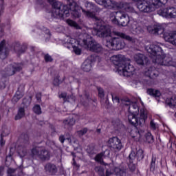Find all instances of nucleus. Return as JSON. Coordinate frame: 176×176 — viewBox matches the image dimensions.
Masks as SVG:
<instances>
[{"mask_svg": "<svg viewBox=\"0 0 176 176\" xmlns=\"http://www.w3.org/2000/svg\"><path fill=\"white\" fill-rule=\"evenodd\" d=\"M52 5L53 10L52 11V17H69L72 14L75 19L80 17V10L85 13L87 17H94V13L90 11H86L74 0H67L68 5H64L57 0H47Z\"/></svg>", "mask_w": 176, "mask_h": 176, "instance_id": "nucleus-1", "label": "nucleus"}, {"mask_svg": "<svg viewBox=\"0 0 176 176\" xmlns=\"http://www.w3.org/2000/svg\"><path fill=\"white\" fill-rule=\"evenodd\" d=\"M110 60L117 67V71L120 75L126 77L134 75L135 68L130 64V60L127 59L124 55H113Z\"/></svg>", "mask_w": 176, "mask_h": 176, "instance_id": "nucleus-2", "label": "nucleus"}, {"mask_svg": "<svg viewBox=\"0 0 176 176\" xmlns=\"http://www.w3.org/2000/svg\"><path fill=\"white\" fill-rule=\"evenodd\" d=\"M113 34L118 37H110V38L107 41L106 46L109 47V49H111L112 50H122V49H124L126 43L122 39H125V41L131 42V43H135L136 39L125 33L113 31Z\"/></svg>", "mask_w": 176, "mask_h": 176, "instance_id": "nucleus-3", "label": "nucleus"}, {"mask_svg": "<svg viewBox=\"0 0 176 176\" xmlns=\"http://www.w3.org/2000/svg\"><path fill=\"white\" fill-rule=\"evenodd\" d=\"M92 34L99 38H107L111 35V28L108 25H102V21H98L91 30Z\"/></svg>", "mask_w": 176, "mask_h": 176, "instance_id": "nucleus-4", "label": "nucleus"}, {"mask_svg": "<svg viewBox=\"0 0 176 176\" xmlns=\"http://www.w3.org/2000/svg\"><path fill=\"white\" fill-rule=\"evenodd\" d=\"M148 116L145 109H141L139 118H137V114H129L128 120L135 127H137V126L142 127L145 124V120H146Z\"/></svg>", "mask_w": 176, "mask_h": 176, "instance_id": "nucleus-5", "label": "nucleus"}, {"mask_svg": "<svg viewBox=\"0 0 176 176\" xmlns=\"http://www.w3.org/2000/svg\"><path fill=\"white\" fill-rule=\"evenodd\" d=\"M111 16H114V19L112 20V22L114 24H118V25H122V27H126L128 25L129 23H131L130 20V16L122 11H118L112 12Z\"/></svg>", "mask_w": 176, "mask_h": 176, "instance_id": "nucleus-6", "label": "nucleus"}, {"mask_svg": "<svg viewBox=\"0 0 176 176\" xmlns=\"http://www.w3.org/2000/svg\"><path fill=\"white\" fill-rule=\"evenodd\" d=\"M22 142L17 147L18 154L20 157H25L28 154V148H30V137L28 134L21 135Z\"/></svg>", "mask_w": 176, "mask_h": 176, "instance_id": "nucleus-7", "label": "nucleus"}, {"mask_svg": "<svg viewBox=\"0 0 176 176\" xmlns=\"http://www.w3.org/2000/svg\"><path fill=\"white\" fill-rule=\"evenodd\" d=\"M82 43L83 47L87 49V50H90L95 53H100V52H102V47L96 41H90V39H83Z\"/></svg>", "mask_w": 176, "mask_h": 176, "instance_id": "nucleus-8", "label": "nucleus"}, {"mask_svg": "<svg viewBox=\"0 0 176 176\" xmlns=\"http://www.w3.org/2000/svg\"><path fill=\"white\" fill-rule=\"evenodd\" d=\"M30 156L34 157L38 156L41 160H49L50 159V153L46 149L39 148V147H34L31 150Z\"/></svg>", "mask_w": 176, "mask_h": 176, "instance_id": "nucleus-9", "label": "nucleus"}, {"mask_svg": "<svg viewBox=\"0 0 176 176\" xmlns=\"http://www.w3.org/2000/svg\"><path fill=\"white\" fill-rule=\"evenodd\" d=\"M137 8L140 12H143V13H149L155 10L153 3L152 2V3H151L148 0L138 1Z\"/></svg>", "mask_w": 176, "mask_h": 176, "instance_id": "nucleus-10", "label": "nucleus"}, {"mask_svg": "<svg viewBox=\"0 0 176 176\" xmlns=\"http://www.w3.org/2000/svg\"><path fill=\"white\" fill-rule=\"evenodd\" d=\"M158 14L162 17H168L169 19H175L176 17V8L174 7H168L167 8L160 10Z\"/></svg>", "mask_w": 176, "mask_h": 176, "instance_id": "nucleus-11", "label": "nucleus"}, {"mask_svg": "<svg viewBox=\"0 0 176 176\" xmlns=\"http://www.w3.org/2000/svg\"><path fill=\"white\" fill-rule=\"evenodd\" d=\"M109 146L115 152L122 149V142L118 137H113L109 140Z\"/></svg>", "mask_w": 176, "mask_h": 176, "instance_id": "nucleus-12", "label": "nucleus"}, {"mask_svg": "<svg viewBox=\"0 0 176 176\" xmlns=\"http://www.w3.org/2000/svg\"><path fill=\"white\" fill-rule=\"evenodd\" d=\"M22 67L21 66H14L10 65L8 67H6L4 69V76H12V75H14L16 72L19 71H21Z\"/></svg>", "mask_w": 176, "mask_h": 176, "instance_id": "nucleus-13", "label": "nucleus"}, {"mask_svg": "<svg viewBox=\"0 0 176 176\" xmlns=\"http://www.w3.org/2000/svg\"><path fill=\"white\" fill-rule=\"evenodd\" d=\"M117 8L122 9V10H125V12H128L129 13H134L135 12L133 7V3L126 2L118 3Z\"/></svg>", "mask_w": 176, "mask_h": 176, "instance_id": "nucleus-14", "label": "nucleus"}, {"mask_svg": "<svg viewBox=\"0 0 176 176\" xmlns=\"http://www.w3.org/2000/svg\"><path fill=\"white\" fill-rule=\"evenodd\" d=\"M44 168L45 173H47V174H49L50 175H56L58 171L57 166L52 163L46 164Z\"/></svg>", "mask_w": 176, "mask_h": 176, "instance_id": "nucleus-15", "label": "nucleus"}, {"mask_svg": "<svg viewBox=\"0 0 176 176\" xmlns=\"http://www.w3.org/2000/svg\"><path fill=\"white\" fill-rule=\"evenodd\" d=\"M164 39L173 46H176V31L170 33H164Z\"/></svg>", "mask_w": 176, "mask_h": 176, "instance_id": "nucleus-16", "label": "nucleus"}, {"mask_svg": "<svg viewBox=\"0 0 176 176\" xmlns=\"http://www.w3.org/2000/svg\"><path fill=\"white\" fill-rule=\"evenodd\" d=\"M65 46H67V45H70L67 46V49H71V47H75V46H79V45H81V46L83 47V40H82L81 41H78L72 37H68L67 42L65 43Z\"/></svg>", "mask_w": 176, "mask_h": 176, "instance_id": "nucleus-17", "label": "nucleus"}, {"mask_svg": "<svg viewBox=\"0 0 176 176\" xmlns=\"http://www.w3.org/2000/svg\"><path fill=\"white\" fill-rule=\"evenodd\" d=\"M6 43V41L5 40L0 43V58L1 60H5L8 57V54H9V50L5 46Z\"/></svg>", "mask_w": 176, "mask_h": 176, "instance_id": "nucleus-18", "label": "nucleus"}, {"mask_svg": "<svg viewBox=\"0 0 176 176\" xmlns=\"http://www.w3.org/2000/svg\"><path fill=\"white\" fill-rule=\"evenodd\" d=\"M147 30L150 34L161 35L164 32V29L160 25L148 26Z\"/></svg>", "mask_w": 176, "mask_h": 176, "instance_id": "nucleus-19", "label": "nucleus"}, {"mask_svg": "<svg viewBox=\"0 0 176 176\" xmlns=\"http://www.w3.org/2000/svg\"><path fill=\"white\" fill-rule=\"evenodd\" d=\"M144 75L150 78V79H155L159 76V71L156 69L155 67H151L144 72Z\"/></svg>", "mask_w": 176, "mask_h": 176, "instance_id": "nucleus-20", "label": "nucleus"}, {"mask_svg": "<svg viewBox=\"0 0 176 176\" xmlns=\"http://www.w3.org/2000/svg\"><path fill=\"white\" fill-rule=\"evenodd\" d=\"M134 60L139 64V65H144L145 63H148V58L145 56V55L142 54H137L134 56Z\"/></svg>", "mask_w": 176, "mask_h": 176, "instance_id": "nucleus-21", "label": "nucleus"}, {"mask_svg": "<svg viewBox=\"0 0 176 176\" xmlns=\"http://www.w3.org/2000/svg\"><path fill=\"white\" fill-rule=\"evenodd\" d=\"M14 50L16 54H23V53L25 52L27 50V45H20V43L16 42L14 45Z\"/></svg>", "mask_w": 176, "mask_h": 176, "instance_id": "nucleus-22", "label": "nucleus"}, {"mask_svg": "<svg viewBox=\"0 0 176 176\" xmlns=\"http://www.w3.org/2000/svg\"><path fill=\"white\" fill-rule=\"evenodd\" d=\"M105 9H115L118 8V2L113 0H104L102 5Z\"/></svg>", "mask_w": 176, "mask_h": 176, "instance_id": "nucleus-23", "label": "nucleus"}, {"mask_svg": "<svg viewBox=\"0 0 176 176\" xmlns=\"http://www.w3.org/2000/svg\"><path fill=\"white\" fill-rule=\"evenodd\" d=\"M76 120L74 119V116H71L68 118L63 120V124L66 129H69L75 124Z\"/></svg>", "mask_w": 176, "mask_h": 176, "instance_id": "nucleus-24", "label": "nucleus"}, {"mask_svg": "<svg viewBox=\"0 0 176 176\" xmlns=\"http://www.w3.org/2000/svg\"><path fill=\"white\" fill-rule=\"evenodd\" d=\"M128 111L129 114H137L139 112L138 104L136 102H132L129 104Z\"/></svg>", "mask_w": 176, "mask_h": 176, "instance_id": "nucleus-25", "label": "nucleus"}, {"mask_svg": "<svg viewBox=\"0 0 176 176\" xmlns=\"http://www.w3.org/2000/svg\"><path fill=\"white\" fill-rule=\"evenodd\" d=\"M82 69L85 72H89L91 70V60L86 59L82 65Z\"/></svg>", "mask_w": 176, "mask_h": 176, "instance_id": "nucleus-26", "label": "nucleus"}, {"mask_svg": "<svg viewBox=\"0 0 176 176\" xmlns=\"http://www.w3.org/2000/svg\"><path fill=\"white\" fill-rule=\"evenodd\" d=\"M152 2L154 8L157 9L162 8V6H164L168 2V0H153Z\"/></svg>", "mask_w": 176, "mask_h": 176, "instance_id": "nucleus-27", "label": "nucleus"}, {"mask_svg": "<svg viewBox=\"0 0 176 176\" xmlns=\"http://www.w3.org/2000/svg\"><path fill=\"white\" fill-rule=\"evenodd\" d=\"M147 94L155 98L160 97V96H162V93H160V91L152 88L147 89Z\"/></svg>", "mask_w": 176, "mask_h": 176, "instance_id": "nucleus-28", "label": "nucleus"}, {"mask_svg": "<svg viewBox=\"0 0 176 176\" xmlns=\"http://www.w3.org/2000/svg\"><path fill=\"white\" fill-rule=\"evenodd\" d=\"M25 116V109L23 107H20L18 109L17 114L15 116V120H20L22 118Z\"/></svg>", "mask_w": 176, "mask_h": 176, "instance_id": "nucleus-29", "label": "nucleus"}, {"mask_svg": "<svg viewBox=\"0 0 176 176\" xmlns=\"http://www.w3.org/2000/svg\"><path fill=\"white\" fill-rule=\"evenodd\" d=\"M131 135L132 138H136V140H140L141 138V133H140V131L137 127H135L131 131Z\"/></svg>", "mask_w": 176, "mask_h": 176, "instance_id": "nucleus-30", "label": "nucleus"}, {"mask_svg": "<svg viewBox=\"0 0 176 176\" xmlns=\"http://www.w3.org/2000/svg\"><path fill=\"white\" fill-rule=\"evenodd\" d=\"M166 104L168 105V107H170V108L176 107V97L167 98L166 100Z\"/></svg>", "mask_w": 176, "mask_h": 176, "instance_id": "nucleus-31", "label": "nucleus"}, {"mask_svg": "<svg viewBox=\"0 0 176 176\" xmlns=\"http://www.w3.org/2000/svg\"><path fill=\"white\" fill-rule=\"evenodd\" d=\"M156 168V156L152 155L151 161L150 163V170L153 171Z\"/></svg>", "mask_w": 176, "mask_h": 176, "instance_id": "nucleus-32", "label": "nucleus"}, {"mask_svg": "<svg viewBox=\"0 0 176 176\" xmlns=\"http://www.w3.org/2000/svg\"><path fill=\"white\" fill-rule=\"evenodd\" d=\"M10 134V129L6 126H3L1 137H7V135Z\"/></svg>", "mask_w": 176, "mask_h": 176, "instance_id": "nucleus-33", "label": "nucleus"}, {"mask_svg": "<svg viewBox=\"0 0 176 176\" xmlns=\"http://www.w3.org/2000/svg\"><path fill=\"white\" fill-rule=\"evenodd\" d=\"M136 157H137V160H138L139 162L140 160H142V159H144V151L142 149H139L136 153Z\"/></svg>", "mask_w": 176, "mask_h": 176, "instance_id": "nucleus-34", "label": "nucleus"}, {"mask_svg": "<svg viewBox=\"0 0 176 176\" xmlns=\"http://www.w3.org/2000/svg\"><path fill=\"white\" fill-rule=\"evenodd\" d=\"M66 23L68 24V25H70V27H74V28H76V30L79 29V25L71 19H67Z\"/></svg>", "mask_w": 176, "mask_h": 176, "instance_id": "nucleus-35", "label": "nucleus"}, {"mask_svg": "<svg viewBox=\"0 0 176 176\" xmlns=\"http://www.w3.org/2000/svg\"><path fill=\"white\" fill-rule=\"evenodd\" d=\"M21 98H23V94H21L20 91H16V94L13 97L12 100L14 102H17Z\"/></svg>", "mask_w": 176, "mask_h": 176, "instance_id": "nucleus-36", "label": "nucleus"}, {"mask_svg": "<svg viewBox=\"0 0 176 176\" xmlns=\"http://www.w3.org/2000/svg\"><path fill=\"white\" fill-rule=\"evenodd\" d=\"M145 137L146 142H148V144L153 142V135H152V133L148 132L147 133H146Z\"/></svg>", "mask_w": 176, "mask_h": 176, "instance_id": "nucleus-37", "label": "nucleus"}, {"mask_svg": "<svg viewBox=\"0 0 176 176\" xmlns=\"http://www.w3.org/2000/svg\"><path fill=\"white\" fill-rule=\"evenodd\" d=\"M33 111H34V113H36V115H41V113H42V109L41 108V105H39V104H36V105L33 107Z\"/></svg>", "mask_w": 176, "mask_h": 176, "instance_id": "nucleus-38", "label": "nucleus"}, {"mask_svg": "<svg viewBox=\"0 0 176 176\" xmlns=\"http://www.w3.org/2000/svg\"><path fill=\"white\" fill-rule=\"evenodd\" d=\"M136 157L135 152L131 151L129 156V163H134Z\"/></svg>", "mask_w": 176, "mask_h": 176, "instance_id": "nucleus-39", "label": "nucleus"}, {"mask_svg": "<svg viewBox=\"0 0 176 176\" xmlns=\"http://www.w3.org/2000/svg\"><path fill=\"white\" fill-rule=\"evenodd\" d=\"M132 30L135 32V34H140L141 32V28L137 27V22H133V25L132 26Z\"/></svg>", "mask_w": 176, "mask_h": 176, "instance_id": "nucleus-40", "label": "nucleus"}, {"mask_svg": "<svg viewBox=\"0 0 176 176\" xmlns=\"http://www.w3.org/2000/svg\"><path fill=\"white\" fill-rule=\"evenodd\" d=\"M59 98H63V101L66 102H69V97L67 96V93H62L61 95H59Z\"/></svg>", "mask_w": 176, "mask_h": 176, "instance_id": "nucleus-41", "label": "nucleus"}, {"mask_svg": "<svg viewBox=\"0 0 176 176\" xmlns=\"http://www.w3.org/2000/svg\"><path fill=\"white\" fill-rule=\"evenodd\" d=\"M129 168L131 173H134L136 168L135 164H134V162H129Z\"/></svg>", "mask_w": 176, "mask_h": 176, "instance_id": "nucleus-42", "label": "nucleus"}, {"mask_svg": "<svg viewBox=\"0 0 176 176\" xmlns=\"http://www.w3.org/2000/svg\"><path fill=\"white\" fill-rule=\"evenodd\" d=\"M86 133H87V128H84L83 129L77 131V134L79 135V137L85 135Z\"/></svg>", "mask_w": 176, "mask_h": 176, "instance_id": "nucleus-43", "label": "nucleus"}, {"mask_svg": "<svg viewBox=\"0 0 176 176\" xmlns=\"http://www.w3.org/2000/svg\"><path fill=\"white\" fill-rule=\"evenodd\" d=\"M44 59L46 63H52V61H53V58H52V56L49 55V54L45 55Z\"/></svg>", "mask_w": 176, "mask_h": 176, "instance_id": "nucleus-44", "label": "nucleus"}, {"mask_svg": "<svg viewBox=\"0 0 176 176\" xmlns=\"http://www.w3.org/2000/svg\"><path fill=\"white\" fill-rule=\"evenodd\" d=\"M23 104L25 107H28L31 104V97H29V99L24 98L23 100Z\"/></svg>", "mask_w": 176, "mask_h": 176, "instance_id": "nucleus-45", "label": "nucleus"}, {"mask_svg": "<svg viewBox=\"0 0 176 176\" xmlns=\"http://www.w3.org/2000/svg\"><path fill=\"white\" fill-rule=\"evenodd\" d=\"M61 83V80H60V76H57L54 79V85L55 86H58Z\"/></svg>", "mask_w": 176, "mask_h": 176, "instance_id": "nucleus-46", "label": "nucleus"}, {"mask_svg": "<svg viewBox=\"0 0 176 176\" xmlns=\"http://www.w3.org/2000/svg\"><path fill=\"white\" fill-rule=\"evenodd\" d=\"M72 48L74 49V52L76 54L79 55L82 53V50H80L78 46L72 47Z\"/></svg>", "mask_w": 176, "mask_h": 176, "instance_id": "nucleus-47", "label": "nucleus"}, {"mask_svg": "<svg viewBox=\"0 0 176 176\" xmlns=\"http://www.w3.org/2000/svg\"><path fill=\"white\" fill-rule=\"evenodd\" d=\"M87 151L88 153H94V146L93 145L88 146Z\"/></svg>", "mask_w": 176, "mask_h": 176, "instance_id": "nucleus-48", "label": "nucleus"}, {"mask_svg": "<svg viewBox=\"0 0 176 176\" xmlns=\"http://www.w3.org/2000/svg\"><path fill=\"white\" fill-rule=\"evenodd\" d=\"M85 6L87 8H90V9H93V8H94V4L91 2L87 1L85 4Z\"/></svg>", "mask_w": 176, "mask_h": 176, "instance_id": "nucleus-49", "label": "nucleus"}, {"mask_svg": "<svg viewBox=\"0 0 176 176\" xmlns=\"http://www.w3.org/2000/svg\"><path fill=\"white\" fill-rule=\"evenodd\" d=\"M112 96V100L114 103L116 104H119V102H120V100L119 99V97L118 96H113V95H111Z\"/></svg>", "mask_w": 176, "mask_h": 176, "instance_id": "nucleus-50", "label": "nucleus"}, {"mask_svg": "<svg viewBox=\"0 0 176 176\" xmlns=\"http://www.w3.org/2000/svg\"><path fill=\"white\" fill-rule=\"evenodd\" d=\"M98 91L99 97H100V98H103V97H104V89H102V88H98Z\"/></svg>", "mask_w": 176, "mask_h": 176, "instance_id": "nucleus-51", "label": "nucleus"}, {"mask_svg": "<svg viewBox=\"0 0 176 176\" xmlns=\"http://www.w3.org/2000/svg\"><path fill=\"white\" fill-rule=\"evenodd\" d=\"M150 126L152 129V130H156V129H157V125L153 121H151Z\"/></svg>", "mask_w": 176, "mask_h": 176, "instance_id": "nucleus-52", "label": "nucleus"}, {"mask_svg": "<svg viewBox=\"0 0 176 176\" xmlns=\"http://www.w3.org/2000/svg\"><path fill=\"white\" fill-rule=\"evenodd\" d=\"M72 155L74 157V158H73V164L74 166H76V167H79V165L76 164V161H75V157H76V155L74 153H72Z\"/></svg>", "mask_w": 176, "mask_h": 176, "instance_id": "nucleus-53", "label": "nucleus"}, {"mask_svg": "<svg viewBox=\"0 0 176 176\" xmlns=\"http://www.w3.org/2000/svg\"><path fill=\"white\" fill-rule=\"evenodd\" d=\"M41 97H42V95L41 94V93H37L36 94V98L37 101H38V102H41Z\"/></svg>", "mask_w": 176, "mask_h": 176, "instance_id": "nucleus-54", "label": "nucleus"}, {"mask_svg": "<svg viewBox=\"0 0 176 176\" xmlns=\"http://www.w3.org/2000/svg\"><path fill=\"white\" fill-rule=\"evenodd\" d=\"M59 141L61 142V144H64V141H65V138L63 135L59 137Z\"/></svg>", "mask_w": 176, "mask_h": 176, "instance_id": "nucleus-55", "label": "nucleus"}, {"mask_svg": "<svg viewBox=\"0 0 176 176\" xmlns=\"http://www.w3.org/2000/svg\"><path fill=\"white\" fill-rule=\"evenodd\" d=\"M105 0H95V1L96 2V3H98V5H104V2Z\"/></svg>", "mask_w": 176, "mask_h": 176, "instance_id": "nucleus-56", "label": "nucleus"}, {"mask_svg": "<svg viewBox=\"0 0 176 176\" xmlns=\"http://www.w3.org/2000/svg\"><path fill=\"white\" fill-rule=\"evenodd\" d=\"M3 36V27L0 25V38Z\"/></svg>", "mask_w": 176, "mask_h": 176, "instance_id": "nucleus-57", "label": "nucleus"}, {"mask_svg": "<svg viewBox=\"0 0 176 176\" xmlns=\"http://www.w3.org/2000/svg\"><path fill=\"white\" fill-rule=\"evenodd\" d=\"M14 171H16V170H14L13 168H9L8 170V175L13 174V173H14Z\"/></svg>", "mask_w": 176, "mask_h": 176, "instance_id": "nucleus-58", "label": "nucleus"}, {"mask_svg": "<svg viewBox=\"0 0 176 176\" xmlns=\"http://www.w3.org/2000/svg\"><path fill=\"white\" fill-rule=\"evenodd\" d=\"M0 144L1 146H3V145H5V141H3V138H2V136L1 138Z\"/></svg>", "mask_w": 176, "mask_h": 176, "instance_id": "nucleus-59", "label": "nucleus"}, {"mask_svg": "<svg viewBox=\"0 0 176 176\" xmlns=\"http://www.w3.org/2000/svg\"><path fill=\"white\" fill-rule=\"evenodd\" d=\"M3 174V167L0 166V175L2 176Z\"/></svg>", "mask_w": 176, "mask_h": 176, "instance_id": "nucleus-60", "label": "nucleus"}, {"mask_svg": "<svg viewBox=\"0 0 176 176\" xmlns=\"http://www.w3.org/2000/svg\"><path fill=\"white\" fill-rule=\"evenodd\" d=\"M43 1L40 0V1H37V5H43Z\"/></svg>", "mask_w": 176, "mask_h": 176, "instance_id": "nucleus-61", "label": "nucleus"}, {"mask_svg": "<svg viewBox=\"0 0 176 176\" xmlns=\"http://www.w3.org/2000/svg\"><path fill=\"white\" fill-rule=\"evenodd\" d=\"M2 13H3V8L2 7H0V17L2 16Z\"/></svg>", "mask_w": 176, "mask_h": 176, "instance_id": "nucleus-62", "label": "nucleus"}, {"mask_svg": "<svg viewBox=\"0 0 176 176\" xmlns=\"http://www.w3.org/2000/svg\"><path fill=\"white\" fill-rule=\"evenodd\" d=\"M85 98L86 100H89V94H85Z\"/></svg>", "mask_w": 176, "mask_h": 176, "instance_id": "nucleus-63", "label": "nucleus"}, {"mask_svg": "<svg viewBox=\"0 0 176 176\" xmlns=\"http://www.w3.org/2000/svg\"><path fill=\"white\" fill-rule=\"evenodd\" d=\"M8 176H14V175H12V174H10V175H8Z\"/></svg>", "mask_w": 176, "mask_h": 176, "instance_id": "nucleus-64", "label": "nucleus"}]
</instances>
